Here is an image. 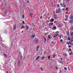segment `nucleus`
<instances>
[{"label":"nucleus","instance_id":"28","mask_svg":"<svg viewBox=\"0 0 73 73\" xmlns=\"http://www.w3.org/2000/svg\"><path fill=\"white\" fill-rule=\"evenodd\" d=\"M48 59H50V56H49L48 57Z\"/></svg>","mask_w":73,"mask_h":73},{"label":"nucleus","instance_id":"39","mask_svg":"<svg viewBox=\"0 0 73 73\" xmlns=\"http://www.w3.org/2000/svg\"><path fill=\"white\" fill-rule=\"evenodd\" d=\"M63 5H64V6H65V4H64V3H63Z\"/></svg>","mask_w":73,"mask_h":73},{"label":"nucleus","instance_id":"15","mask_svg":"<svg viewBox=\"0 0 73 73\" xmlns=\"http://www.w3.org/2000/svg\"><path fill=\"white\" fill-rule=\"evenodd\" d=\"M30 16H31V17H32V13H30Z\"/></svg>","mask_w":73,"mask_h":73},{"label":"nucleus","instance_id":"44","mask_svg":"<svg viewBox=\"0 0 73 73\" xmlns=\"http://www.w3.org/2000/svg\"><path fill=\"white\" fill-rule=\"evenodd\" d=\"M69 43H70V44H72V43L70 41H69Z\"/></svg>","mask_w":73,"mask_h":73},{"label":"nucleus","instance_id":"40","mask_svg":"<svg viewBox=\"0 0 73 73\" xmlns=\"http://www.w3.org/2000/svg\"><path fill=\"white\" fill-rule=\"evenodd\" d=\"M51 23V25H53V23Z\"/></svg>","mask_w":73,"mask_h":73},{"label":"nucleus","instance_id":"46","mask_svg":"<svg viewBox=\"0 0 73 73\" xmlns=\"http://www.w3.org/2000/svg\"><path fill=\"white\" fill-rule=\"evenodd\" d=\"M27 3H29V1H27Z\"/></svg>","mask_w":73,"mask_h":73},{"label":"nucleus","instance_id":"27","mask_svg":"<svg viewBox=\"0 0 73 73\" xmlns=\"http://www.w3.org/2000/svg\"><path fill=\"white\" fill-rule=\"evenodd\" d=\"M68 40H69V41L70 40V37L68 38Z\"/></svg>","mask_w":73,"mask_h":73},{"label":"nucleus","instance_id":"35","mask_svg":"<svg viewBox=\"0 0 73 73\" xmlns=\"http://www.w3.org/2000/svg\"><path fill=\"white\" fill-rule=\"evenodd\" d=\"M23 18V19H24V15H23L22 16Z\"/></svg>","mask_w":73,"mask_h":73},{"label":"nucleus","instance_id":"6","mask_svg":"<svg viewBox=\"0 0 73 73\" xmlns=\"http://www.w3.org/2000/svg\"><path fill=\"white\" fill-rule=\"evenodd\" d=\"M39 48H40V46H37V47L36 51H38V49H39Z\"/></svg>","mask_w":73,"mask_h":73},{"label":"nucleus","instance_id":"32","mask_svg":"<svg viewBox=\"0 0 73 73\" xmlns=\"http://www.w3.org/2000/svg\"><path fill=\"white\" fill-rule=\"evenodd\" d=\"M24 28V26H22L21 28V29H22V28Z\"/></svg>","mask_w":73,"mask_h":73},{"label":"nucleus","instance_id":"29","mask_svg":"<svg viewBox=\"0 0 73 73\" xmlns=\"http://www.w3.org/2000/svg\"><path fill=\"white\" fill-rule=\"evenodd\" d=\"M60 5L59 4H58L57 5V7H58H58H59V6Z\"/></svg>","mask_w":73,"mask_h":73},{"label":"nucleus","instance_id":"33","mask_svg":"<svg viewBox=\"0 0 73 73\" xmlns=\"http://www.w3.org/2000/svg\"><path fill=\"white\" fill-rule=\"evenodd\" d=\"M61 37H62V36L61 35H60L59 37L60 39H61Z\"/></svg>","mask_w":73,"mask_h":73},{"label":"nucleus","instance_id":"63","mask_svg":"<svg viewBox=\"0 0 73 73\" xmlns=\"http://www.w3.org/2000/svg\"><path fill=\"white\" fill-rule=\"evenodd\" d=\"M21 56L22 54H21Z\"/></svg>","mask_w":73,"mask_h":73},{"label":"nucleus","instance_id":"49","mask_svg":"<svg viewBox=\"0 0 73 73\" xmlns=\"http://www.w3.org/2000/svg\"><path fill=\"white\" fill-rule=\"evenodd\" d=\"M60 60H61V61H62V58H61Z\"/></svg>","mask_w":73,"mask_h":73},{"label":"nucleus","instance_id":"23","mask_svg":"<svg viewBox=\"0 0 73 73\" xmlns=\"http://www.w3.org/2000/svg\"><path fill=\"white\" fill-rule=\"evenodd\" d=\"M73 35V32H72L71 33V36H72Z\"/></svg>","mask_w":73,"mask_h":73},{"label":"nucleus","instance_id":"7","mask_svg":"<svg viewBox=\"0 0 73 73\" xmlns=\"http://www.w3.org/2000/svg\"><path fill=\"white\" fill-rule=\"evenodd\" d=\"M39 42V40H38V39H36V43H38Z\"/></svg>","mask_w":73,"mask_h":73},{"label":"nucleus","instance_id":"56","mask_svg":"<svg viewBox=\"0 0 73 73\" xmlns=\"http://www.w3.org/2000/svg\"><path fill=\"white\" fill-rule=\"evenodd\" d=\"M50 19V17L48 18V20H49V19Z\"/></svg>","mask_w":73,"mask_h":73},{"label":"nucleus","instance_id":"50","mask_svg":"<svg viewBox=\"0 0 73 73\" xmlns=\"http://www.w3.org/2000/svg\"><path fill=\"white\" fill-rule=\"evenodd\" d=\"M62 10H63V11H65V9H62Z\"/></svg>","mask_w":73,"mask_h":73},{"label":"nucleus","instance_id":"61","mask_svg":"<svg viewBox=\"0 0 73 73\" xmlns=\"http://www.w3.org/2000/svg\"><path fill=\"white\" fill-rule=\"evenodd\" d=\"M7 73H8V72H7Z\"/></svg>","mask_w":73,"mask_h":73},{"label":"nucleus","instance_id":"11","mask_svg":"<svg viewBox=\"0 0 73 73\" xmlns=\"http://www.w3.org/2000/svg\"><path fill=\"white\" fill-rule=\"evenodd\" d=\"M35 37V35H33L32 36V38H34Z\"/></svg>","mask_w":73,"mask_h":73},{"label":"nucleus","instance_id":"5","mask_svg":"<svg viewBox=\"0 0 73 73\" xmlns=\"http://www.w3.org/2000/svg\"><path fill=\"white\" fill-rule=\"evenodd\" d=\"M45 58V56H42V58H41V59L42 60H43L44 59V58Z\"/></svg>","mask_w":73,"mask_h":73},{"label":"nucleus","instance_id":"9","mask_svg":"<svg viewBox=\"0 0 73 73\" xmlns=\"http://www.w3.org/2000/svg\"><path fill=\"white\" fill-rule=\"evenodd\" d=\"M54 21V19H52L50 21V22H53Z\"/></svg>","mask_w":73,"mask_h":73},{"label":"nucleus","instance_id":"19","mask_svg":"<svg viewBox=\"0 0 73 73\" xmlns=\"http://www.w3.org/2000/svg\"><path fill=\"white\" fill-rule=\"evenodd\" d=\"M40 56H38V57H37V58H36V60H38V59L39 58H40Z\"/></svg>","mask_w":73,"mask_h":73},{"label":"nucleus","instance_id":"47","mask_svg":"<svg viewBox=\"0 0 73 73\" xmlns=\"http://www.w3.org/2000/svg\"><path fill=\"white\" fill-rule=\"evenodd\" d=\"M53 13H55V11H54L53 12Z\"/></svg>","mask_w":73,"mask_h":73},{"label":"nucleus","instance_id":"60","mask_svg":"<svg viewBox=\"0 0 73 73\" xmlns=\"http://www.w3.org/2000/svg\"><path fill=\"white\" fill-rule=\"evenodd\" d=\"M18 64H19V65H20V63H18Z\"/></svg>","mask_w":73,"mask_h":73},{"label":"nucleus","instance_id":"21","mask_svg":"<svg viewBox=\"0 0 73 73\" xmlns=\"http://www.w3.org/2000/svg\"><path fill=\"white\" fill-rule=\"evenodd\" d=\"M15 28H16V27H15V26H14L13 27L14 30H15Z\"/></svg>","mask_w":73,"mask_h":73},{"label":"nucleus","instance_id":"8","mask_svg":"<svg viewBox=\"0 0 73 73\" xmlns=\"http://www.w3.org/2000/svg\"><path fill=\"white\" fill-rule=\"evenodd\" d=\"M44 43H45V42H46V38H45V37H44Z\"/></svg>","mask_w":73,"mask_h":73},{"label":"nucleus","instance_id":"25","mask_svg":"<svg viewBox=\"0 0 73 73\" xmlns=\"http://www.w3.org/2000/svg\"><path fill=\"white\" fill-rule=\"evenodd\" d=\"M63 55L64 56H66V54H64Z\"/></svg>","mask_w":73,"mask_h":73},{"label":"nucleus","instance_id":"51","mask_svg":"<svg viewBox=\"0 0 73 73\" xmlns=\"http://www.w3.org/2000/svg\"><path fill=\"white\" fill-rule=\"evenodd\" d=\"M64 23H65L66 24H67V23L65 22H64Z\"/></svg>","mask_w":73,"mask_h":73},{"label":"nucleus","instance_id":"41","mask_svg":"<svg viewBox=\"0 0 73 73\" xmlns=\"http://www.w3.org/2000/svg\"><path fill=\"white\" fill-rule=\"evenodd\" d=\"M56 35L57 36H59V34H56Z\"/></svg>","mask_w":73,"mask_h":73},{"label":"nucleus","instance_id":"20","mask_svg":"<svg viewBox=\"0 0 73 73\" xmlns=\"http://www.w3.org/2000/svg\"><path fill=\"white\" fill-rule=\"evenodd\" d=\"M64 69L66 70H67V68H66V67H65L64 68Z\"/></svg>","mask_w":73,"mask_h":73},{"label":"nucleus","instance_id":"12","mask_svg":"<svg viewBox=\"0 0 73 73\" xmlns=\"http://www.w3.org/2000/svg\"><path fill=\"white\" fill-rule=\"evenodd\" d=\"M70 19H73V16L72 15H71L70 16Z\"/></svg>","mask_w":73,"mask_h":73},{"label":"nucleus","instance_id":"2","mask_svg":"<svg viewBox=\"0 0 73 73\" xmlns=\"http://www.w3.org/2000/svg\"><path fill=\"white\" fill-rule=\"evenodd\" d=\"M69 16L68 15H66V19L65 20V21H67L68 20V17Z\"/></svg>","mask_w":73,"mask_h":73},{"label":"nucleus","instance_id":"24","mask_svg":"<svg viewBox=\"0 0 73 73\" xmlns=\"http://www.w3.org/2000/svg\"><path fill=\"white\" fill-rule=\"evenodd\" d=\"M57 37V36H56V35H55L53 37V38H55V37Z\"/></svg>","mask_w":73,"mask_h":73},{"label":"nucleus","instance_id":"22","mask_svg":"<svg viewBox=\"0 0 73 73\" xmlns=\"http://www.w3.org/2000/svg\"><path fill=\"white\" fill-rule=\"evenodd\" d=\"M69 50L70 52H72V49L71 48L69 49Z\"/></svg>","mask_w":73,"mask_h":73},{"label":"nucleus","instance_id":"52","mask_svg":"<svg viewBox=\"0 0 73 73\" xmlns=\"http://www.w3.org/2000/svg\"><path fill=\"white\" fill-rule=\"evenodd\" d=\"M56 69H58V68L56 67Z\"/></svg>","mask_w":73,"mask_h":73},{"label":"nucleus","instance_id":"48","mask_svg":"<svg viewBox=\"0 0 73 73\" xmlns=\"http://www.w3.org/2000/svg\"><path fill=\"white\" fill-rule=\"evenodd\" d=\"M48 33H46L45 34V35H47V34H48Z\"/></svg>","mask_w":73,"mask_h":73},{"label":"nucleus","instance_id":"34","mask_svg":"<svg viewBox=\"0 0 73 73\" xmlns=\"http://www.w3.org/2000/svg\"><path fill=\"white\" fill-rule=\"evenodd\" d=\"M63 41V40L62 39L60 40V42H62Z\"/></svg>","mask_w":73,"mask_h":73},{"label":"nucleus","instance_id":"31","mask_svg":"<svg viewBox=\"0 0 73 73\" xmlns=\"http://www.w3.org/2000/svg\"><path fill=\"white\" fill-rule=\"evenodd\" d=\"M7 11H5L4 13H7Z\"/></svg>","mask_w":73,"mask_h":73},{"label":"nucleus","instance_id":"3","mask_svg":"<svg viewBox=\"0 0 73 73\" xmlns=\"http://www.w3.org/2000/svg\"><path fill=\"white\" fill-rule=\"evenodd\" d=\"M73 21L72 20H70L69 21V23H70V24H72V23H73Z\"/></svg>","mask_w":73,"mask_h":73},{"label":"nucleus","instance_id":"30","mask_svg":"<svg viewBox=\"0 0 73 73\" xmlns=\"http://www.w3.org/2000/svg\"><path fill=\"white\" fill-rule=\"evenodd\" d=\"M56 33H59V31H56L55 32Z\"/></svg>","mask_w":73,"mask_h":73},{"label":"nucleus","instance_id":"37","mask_svg":"<svg viewBox=\"0 0 73 73\" xmlns=\"http://www.w3.org/2000/svg\"><path fill=\"white\" fill-rule=\"evenodd\" d=\"M41 70L42 71H43V69H42V68H41Z\"/></svg>","mask_w":73,"mask_h":73},{"label":"nucleus","instance_id":"59","mask_svg":"<svg viewBox=\"0 0 73 73\" xmlns=\"http://www.w3.org/2000/svg\"><path fill=\"white\" fill-rule=\"evenodd\" d=\"M23 32H24V31H22L21 32V33H23Z\"/></svg>","mask_w":73,"mask_h":73},{"label":"nucleus","instance_id":"16","mask_svg":"<svg viewBox=\"0 0 73 73\" xmlns=\"http://www.w3.org/2000/svg\"><path fill=\"white\" fill-rule=\"evenodd\" d=\"M26 28L27 29V30H28V29H29V27H28V26H26Z\"/></svg>","mask_w":73,"mask_h":73},{"label":"nucleus","instance_id":"4","mask_svg":"<svg viewBox=\"0 0 73 73\" xmlns=\"http://www.w3.org/2000/svg\"><path fill=\"white\" fill-rule=\"evenodd\" d=\"M57 29V27L56 26H54L52 29L53 30H56Z\"/></svg>","mask_w":73,"mask_h":73},{"label":"nucleus","instance_id":"57","mask_svg":"<svg viewBox=\"0 0 73 73\" xmlns=\"http://www.w3.org/2000/svg\"><path fill=\"white\" fill-rule=\"evenodd\" d=\"M66 44H68V42H67V43H66Z\"/></svg>","mask_w":73,"mask_h":73},{"label":"nucleus","instance_id":"53","mask_svg":"<svg viewBox=\"0 0 73 73\" xmlns=\"http://www.w3.org/2000/svg\"><path fill=\"white\" fill-rule=\"evenodd\" d=\"M70 43H68V45H70Z\"/></svg>","mask_w":73,"mask_h":73},{"label":"nucleus","instance_id":"42","mask_svg":"<svg viewBox=\"0 0 73 73\" xmlns=\"http://www.w3.org/2000/svg\"><path fill=\"white\" fill-rule=\"evenodd\" d=\"M49 25H50V26H51V25L50 23H49Z\"/></svg>","mask_w":73,"mask_h":73},{"label":"nucleus","instance_id":"43","mask_svg":"<svg viewBox=\"0 0 73 73\" xmlns=\"http://www.w3.org/2000/svg\"><path fill=\"white\" fill-rule=\"evenodd\" d=\"M44 54H45L46 53V51H45L44 52Z\"/></svg>","mask_w":73,"mask_h":73},{"label":"nucleus","instance_id":"62","mask_svg":"<svg viewBox=\"0 0 73 73\" xmlns=\"http://www.w3.org/2000/svg\"><path fill=\"white\" fill-rule=\"evenodd\" d=\"M71 41H73L72 40H71Z\"/></svg>","mask_w":73,"mask_h":73},{"label":"nucleus","instance_id":"58","mask_svg":"<svg viewBox=\"0 0 73 73\" xmlns=\"http://www.w3.org/2000/svg\"><path fill=\"white\" fill-rule=\"evenodd\" d=\"M67 1L69 2V1L70 0H67Z\"/></svg>","mask_w":73,"mask_h":73},{"label":"nucleus","instance_id":"26","mask_svg":"<svg viewBox=\"0 0 73 73\" xmlns=\"http://www.w3.org/2000/svg\"><path fill=\"white\" fill-rule=\"evenodd\" d=\"M60 5L62 7H63V6L62 5V4L60 3Z\"/></svg>","mask_w":73,"mask_h":73},{"label":"nucleus","instance_id":"45","mask_svg":"<svg viewBox=\"0 0 73 73\" xmlns=\"http://www.w3.org/2000/svg\"><path fill=\"white\" fill-rule=\"evenodd\" d=\"M42 16H41L40 17V19H42Z\"/></svg>","mask_w":73,"mask_h":73},{"label":"nucleus","instance_id":"1","mask_svg":"<svg viewBox=\"0 0 73 73\" xmlns=\"http://www.w3.org/2000/svg\"><path fill=\"white\" fill-rule=\"evenodd\" d=\"M61 11V9H59L58 10H56V13H60Z\"/></svg>","mask_w":73,"mask_h":73},{"label":"nucleus","instance_id":"10","mask_svg":"<svg viewBox=\"0 0 73 73\" xmlns=\"http://www.w3.org/2000/svg\"><path fill=\"white\" fill-rule=\"evenodd\" d=\"M66 11H69V9L68 7H66Z\"/></svg>","mask_w":73,"mask_h":73},{"label":"nucleus","instance_id":"36","mask_svg":"<svg viewBox=\"0 0 73 73\" xmlns=\"http://www.w3.org/2000/svg\"><path fill=\"white\" fill-rule=\"evenodd\" d=\"M72 47V46H70V45H69L68 46V47L69 48H71Z\"/></svg>","mask_w":73,"mask_h":73},{"label":"nucleus","instance_id":"18","mask_svg":"<svg viewBox=\"0 0 73 73\" xmlns=\"http://www.w3.org/2000/svg\"><path fill=\"white\" fill-rule=\"evenodd\" d=\"M73 54V52H71L70 54V56L71 54Z\"/></svg>","mask_w":73,"mask_h":73},{"label":"nucleus","instance_id":"17","mask_svg":"<svg viewBox=\"0 0 73 73\" xmlns=\"http://www.w3.org/2000/svg\"><path fill=\"white\" fill-rule=\"evenodd\" d=\"M4 56H5V57H7V54H5L4 55Z\"/></svg>","mask_w":73,"mask_h":73},{"label":"nucleus","instance_id":"54","mask_svg":"<svg viewBox=\"0 0 73 73\" xmlns=\"http://www.w3.org/2000/svg\"><path fill=\"white\" fill-rule=\"evenodd\" d=\"M53 57H54V56H55V55H53Z\"/></svg>","mask_w":73,"mask_h":73},{"label":"nucleus","instance_id":"55","mask_svg":"<svg viewBox=\"0 0 73 73\" xmlns=\"http://www.w3.org/2000/svg\"><path fill=\"white\" fill-rule=\"evenodd\" d=\"M54 43V42H52V44H53Z\"/></svg>","mask_w":73,"mask_h":73},{"label":"nucleus","instance_id":"14","mask_svg":"<svg viewBox=\"0 0 73 73\" xmlns=\"http://www.w3.org/2000/svg\"><path fill=\"white\" fill-rule=\"evenodd\" d=\"M54 19H57V17L56 16H55L54 17Z\"/></svg>","mask_w":73,"mask_h":73},{"label":"nucleus","instance_id":"13","mask_svg":"<svg viewBox=\"0 0 73 73\" xmlns=\"http://www.w3.org/2000/svg\"><path fill=\"white\" fill-rule=\"evenodd\" d=\"M48 38H50V35H49L47 36Z\"/></svg>","mask_w":73,"mask_h":73},{"label":"nucleus","instance_id":"38","mask_svg":"<svg viewBox=\"0 0 73 73\" xmlns=\"http://www.w3.org/2000/svg\"><path fill=\"white\" fill-rule=\"evenodd\" d=\"M22 22L23 23V24H25V23L24 21H23Z\"/></svg>","mask_w":73,"mask_h":73}]
</instances>
